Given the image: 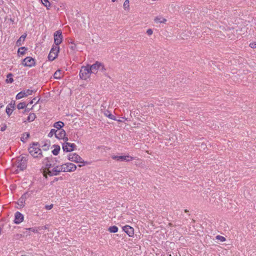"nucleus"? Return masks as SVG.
Instances as JSON below:
<instances>
[{
    "label": "nucleus",
    "instance_id": "nucleus-1",
    "mask_svg": "<svg viewBox=\"0 0 256 256\" xmlns=\"http://www.w3.org/2000/svg\"><path fill=\"white\" fill-rule=\"evenodd\" d=\"M30 154L34 158H41L43 157L41 149L39 148L38 142H34L28 148Z\"/></svg>",
    "mask_w": 256,
    "mask_h": 256
},
{
    "label": "nucleus",
    "instance_id": "nucleus-2",
    "mask_svg": "<svg viewBox=\"0 0 256 256\" xmlns=\"http://www.w3.org/2000/svg\"><path fill=\"white\" fill-rule=\"evenodd\" d=\"M92 72L90 70L88 64L86 66H82L80 72V78L86 80L90 76Z\"/></svg>",
    "mask_w": 256,
    "mask_h": 256
},
{
    "label": "nucleus",
    "instance_id": "nucleus-3",
    "mask_svg": "<svg viewBox=\"0 0 256 256\" xmlns=\"http://www.w3.org/2000/svg\"><path fill=\"white\" fill-rule=\"evenodd\" d=\"M16 166L20 170L26 169L27 166L26 158L24 156L18 157L16 160Z\"/></svg>",
    "mask_w": 256,
    "mask_h": 256
},
{
    "label": "nucleus",
    "instance_id": "nucleus-4",
    "mask_svg": "<svg viewBox=\"0 0 256 256\" xmlns=\"http://www.w3.org/2000/svg\"><path fill=\"white\" fill-rule=\"evenodd\" d=\"M59 50L58 46H53L48 56V60L51 61L54 60L57 57Z\"/></svg>",
    "mask_w": 256,
    "mask_h": 256
},
{
    "label": "nucleus",
    "instance_id": "nucleus-5",
    "mask_svg": "<svg viewBox=\"0 0 256 256\" xmlns=\"http://www.w3.org/2000/svg\"><path fill=\"white\" fill-rule=\"evenodd\" d=\"M68 159L73 162L76 163L84 164L87 163L85 162L82 158L76 153H72L69 154Z\"/></svg>",
    "mask_w": 256,
    "mask_h": 256
},
{
    "label": "nucleus",
    "instance_id": "nucleus-6",
    "mask_svg": "<svg viewBox=\"0 0 256 256\" xmlns=\"http://www.w3.org/2000/svg\"><path fill=\"white\" fill-rule=\"evenodd\" d=\"M61 172H63V168L62 165L54 166L51 169H48V174L50 176H57Z\"/></svg>",
    "mask_w": 256,
    "mask_h": 256
},
{
    "label": "nucleus",
    "instance_id": "nucleus-7",
    "mask_svg": "<svg viewBox=\"0 0 256 256\" xmlns=\"http://www.w3.org/2000/svg\"><path fill=\"white\" fill-rule=\"evenodd\" d=\"M62 166L63 168V172H74L76 169V166L70 162L64 164Z\"/></svg>",
    "mask_w": 256,
    "mask_h": 256
},
{
    "label": "nucleus",
    "instance_id": "nucleus-8",
    "mask_svg": "<svg viewBox=\"0 0 256 256\" xmlns=\"http://www.w3.org/2000/svg\"><path fill=\"white\" fill-rule=\"evenodd\" d=\"M34 90H26L18 92L16 96V99L19 100L24 97H26L30 95H32Z\"/></svg>",
    "mask_w": 256,
    "mask_h": 256
},
{
    "label": "nucleus",
    "instance_id": "nucleus-9",
    "mask_svg": "<svg viewBox=\"0 0 256 256\" xmlns=\"http://www.w3.org/2000/svg\"><path fill=\"white\" fill-rule=\"evenodd\" d=\"M113 160H116L118 161L121 162H130L134 159V158L130 156H112Z\"/></svg>",
    "mask_w": 256,
    "mask_h": 256
},
{
    "label": "nucleus",
    "instance_id": "nucleus-10",
    "mask_svg": "<svg viewBox=\"0 0 256 256\" xmlns=\"http://www.w3.org/2000/svg\"><path fill=\"white\" fill-rule=\"evenodd\" d=\"M62 36L60 30H57L54 33V41L55 46H58L62 42Z\"/></svg>",
    "mask_w": 256,
    "mask_h": 256
},
{
    "label": "nucleus",
    "instance_id": "nucleus-11",
    "mask_svg": "<svg viewBox=\"0 0 256 256\" xmlns=\"http://www.w3.org/2000/svg\"><path fill=\"white\" fill-rule=\"evenodd\" d=\"M76 145L74 144H71L70 142L64 143L62 144V149L64 151L66 152H70L73 151Z\"/></svg>",
    "mask_w": 256,
    "mask_h": 256
},
{
    "label": "nucleus",
    "instance_id": "nucleus-12",
    "mask_svg": "<svg viewBox=\"0 0 256 256\" xmlns=\"http://www.w3.org/2000/svg\"><path fill=\"white\" fill-rule=\"evenodd\" d=\"M22 64L26 66L32 67L35 65V61L33 58L28 56L23 60Z\"/></svg>",
    "mask_w": 256,
    "mask_h": 256
},
{
    "label": "nucleus",
    "instance_id": "nucleus-13",
    "mask_svg": "<svg viewBox=\"0 0 256 256\" xmlns=\"http://www.w3.org/2000/svg\"><path fill=\"white\" fill-rule=\"evenodd\" d=\"M100 62L96 61L94 64H92V65H89L88 66L90 68V70L92 73V74H96L98 72V70L100 68Z\"/></svg>",
    "mask_w": 256,
    "mask_h": 256
},
{
    "label": "nucleus",
    "instance_id": "nucleus-14",
    "mask_svg": "<svg viewBox=\"0 0 256 256\" xmlns=\"http://www.w3.org/2000/svg\"><path fill=\"white\" fill-rule=\"evenodd\" d=\"M24 220V216L19 212H16L14 214V222L16 224H19Z\"/></svg>",
    "mask_w": 256,
    "mask_h": 256
},
{
    "label": "nucleus",
    "instance_id": "nucleus-15",
    "mask_svg": "<svg viewBox=\"0 0 256 256\" xmlns=\"http://www.w3.org/2000/svg\"><path fill=\"white\" fill-rule=\"evenodd\" d=\"M49 160L50 158L46 157L43 161V163L46 165V170L44 171V173H46L47 174L48 172V169H51L54 166V165L50 162Z\"/></svg>",
    "mask_w": 256,
    "mask_h": 256
},
{
    "label": "nucleus",
    "instance_id": "nucleus-16",
    "mask_svg": "<svg viewBox=\"0 0 256 256\" xmlns=\"http://www.w3.org/2000/svg\"><path fill=\"white\" fill-rule=\"evenodd\" d=\"M122 230L130 236H132L134 234V228L129 226H124L122 228Z\"/></svg>",
    "mask_w": 256,
    "mask_h": 256
},
{
    "label": "nucleus",
    "instance_id": "nucleus-17",
    "mask_svg": "<svg viewBox=\"0 0 256 256\" xmlns=\"http://www.w3.org/2000/svg\"><path fill=\"white\" fill-rule=\"evenodd\" d=\"M28 193H25L24 194L22 195V196L20 198V199L18 200V204L20 207H24L25 204V201L26 199L27 198Z\"/></svg>",
    "mask_w": 256,
    "mask_h": 256
},
{
    "label": "nucleus",
    "instance_id": "nucleus-18",
    "mask_svg": "<svg viewBox=\"0 0 256 256\" xmlns=\"http://www.w3.org/2000/svg\"><path fill=\"white\" fill-rule=\"evenodd\" d=\"M56 134V138L59 140H62V138L66 136V132L63 129L57 130Z\"/></svg>",
    "mask_w": 256,
    "mask_h": 256
},
{
    "label": "nucleus",
    "instance_id": "nucleus-19",
    "mask_svg": "<svg viewBox=\"0 0 256 256\" xmlns=\"http://www.w3.org/2000/svg\"><path fill=\"white\" fill-rule=\"evenodd\" d=\"M14 104H10L6 106V112L8 116H10V114H12L14 108Z\"/></svg>",
    "mask_w": 256,
    "mask_h": 256
},
{
    "label": "nucleus",
    "instance_id": "nucleus-20",
    "mask_svg": "<svg viewBox=\"0 0 256 256\" xmlns=\"http://www.w3.org/2000/svg\"><path fill=\"white\" fill-rule=\"evenodd\" d=\"M26 35L23 34L22 35L19 39L16 41V44L18 46H21L22 44V42L24 40Z\"/></svg>",
    "mask_w": 256,
    "mask_h": 256
},
{
    "label": "nucleus",
    "instance_id": "nucleus-21",
    "mask_svg": "<svg viewBox=\"0 0 256 256\" xmlns=\"http://www.w3.org/2000/svg\"><path fill=\"white\" fill-rule=\"evenodd\" d=\"M53 146L54 147V149L52 150V153L54 155V156H57L58 153H59V152L60 150V146L58 145H54Z\"/></svg>",
    "mask_w": 256,
    "mask_h": 256
},
{
    "label": "nucleus",
    "instance_id": "nucleus-22",
    "mask_svg": "<svg viewBox=\"0 0 256 256\" xmlns=\"http://www.w3.org/2000/svg\"><path fill=\"white\" fill-rule=\"evenodd\" d=\"M156 23H165L166 22V20L164 18L160 16H157L154 20Z\"/></svg>",
    "mask_w": 256,
    "mask_h": 256
},
{
    "label": "nucleus",
    "instance_id": "nucleus-23",
    "mask_svg": "<svg viewBox=\"0 0 256 256\" xmlns=\"http://www.w3.org/2000/svg\"><path fill=\"white\" fill-rule=\"evenodd\" d=\"M64 126V123L62 122L59 121L54 124V126L58 130L62 129L61 128Z\"/></svg>",
    "mask_w": 256,
    "mask_h": 256
},
{
    "label": "nucleus",
    "instance_id": "nucleus-24",
    "mask_svg": "<svg viewBox=\"0 0 256 256\" xmlns=\"http://www.w3.org/2000/svg\"><path fill=\"white\" fill-rule=\"evenodd\" d=\"M99 70L106 76H108V74L106 72V68H105L104 64L102 62H100Z\"/></svg>",
    "mask_w": 256,
    "mask_h": 256
},
{
    "label": "nucleus",
    "instance_id": "nucleus-25",
    "mask_svg": "<svg viewBox=\"0 0 256 256\" xmlns=\"http://www.w3.org/2000/svg\"><path fill=\"white\" fill-rule=\"evenodd\" d=\"M104 114L106 116L108 117L109 118L112 120H116V116H114L113 114L110 113L109 111H106L104 112Z\"/></svg>",
    "mask_w": 256,
    "mask_h": 256
},
{
    "label": "nucleus",
    "instance_id": "nucleus-26",
    "mask_svg": "<svg viewBox=\"0 0 256 256\" xmlns=\"http://www.w3.org/2000/svg\"><path fill=\"white\" fill-rule=\"evenodd\" d=\"M54 78L56 79H60L62 76V74L61 73V71L60 70H56L54 74Z\"/></svg>",
    "mask_w": 256,
    "mask_h": 256
},
{
    "label": "nucleus",
    "instance_id": "nucleus-27",
    "mask_svg": "<svg viewBox=\"0 0 256 256\" xmlns=\"http://www.w3.org/2000/svg\"><path fill=\"white\" fill-rule=\"evenodd\" d=\"M36 116L34 113L30 114L29 116H28L27 120L29 122H32L36 118Z\"/></svg>",
    "mask_w": 256,
    "mask_h": 256
},
{
    "label": "nucleus",
    "instance_id": "nucleus-28",
    "mask_svg": "<svg viewBox=\"0 0 256 256\" xmlns=\"http://www.w3.org/2000/svg\"><path fill=\"white\" fill-rule=\"evenodd\" d=\"M7 79L6 80V83H12L14 82V79L12 78V74L10 73L7 75Z\"/></svg>",
    "mask_w": 256,
    "mask_h": 256
},
{
    "label": "nucleus",
    "instance_id": "nucleus-29",
    "mask_svg": "<svg viewBox=\"0 0 256 256\" xmlns=\"http://www.w3.org/2000/svg\"><path fill=\"white\" fill-rule=\"evenodd\" d=\"M30 137V134L28 132H24L22 134V136L21 137V140L24 142L26 140Z\"/></svg>",
    "mask_w": 256,
    "mask_h": 256
},
{
    "label": "nucleus",
    "instance_id": "nucleus-30",
    "mask_svg": "<svg viewBox=\"0 0 256 256\" xmlns=\"http://www.w3.org/2000/svg\"><path fill=\"white\" fill-rule=\"evenodd\" d=\"M108 230L111 233H115L118 232V228L115 226H112L108 228Z\"/></svg>",
    "mask_w": 256,
    "mask_h": 256
},
{
    "label": "nucleus",
    "instance_id": "nucleus-31",
    "mask_svg": "<svg viewBox=\"0 0 256 256\" xmlns=\"http://www.w3.org/2000/svg\"><path fill=\"white\" fill-rule=\"evenodd\" d=\"M42 4L46 7L47 9H49L50 7V4L48 0H41Z\"/></svg>",
    "mask_w": 256,
    "mask_h": 256
},
{
    "label": "nucleus",
    "instance_id": "nucleus-32",
    "mask_svg": "<svg viewBox=\"0 0 256 256\" xmlns=\"http://www.w3.org/2000/svg\"><path fill=\"white\" fill-rule=\"evenodd\" d=\"M26 106V104L24 102H20L17 106V108L18 110L23 109Z\"/></svg>",
    "mask_w": 256,
    "mask_h": 256
},
{
    "label": "nucleus",
    "instance_id": "nucleus-33",
    "mask_svg": "<svg viewBox=\"0 0 256 256\" xmlns=\"http://www.w3.org/2000/svg\"><path fill=\"white\" fill-rule=\"evenodd\" d=\"M129 3H130L129 0H126L124 1V5H123L124 8V10H128L129 9V8H130Z\"/></svg>",
    "mask_w": 256,
    "mask_h": 256
},
{
    "label": "nucleus",
    "instance_id": "nucleus-34",
    "mask_svg": "<svg viewBox=\"0 0 256 256\" xmlns=\"http://www.w3.org/2000/svg\"><path fill=\"white\" fill-rule=\"evenodd\" d=\"M27 49L25 47H21L18 50V53L20 54L21 55H23L25 53V51Z\"/></svg>",
    "mask_w": 256,
    "mask_h": 256
},
{
    "label": "nucleus",
    "instance_id": "nucleus-35",
    "mask_svg": "<svg viewBox=\"0 0 256 256\" xmlns=\"http://www.w3.org/2000/svg\"><path fill=\"white\" fill-rule=\"evenodd\" d=\"M57 130L55 129H52L48 134V136L50 138L52 137L54 134L56 136V134Z\"/></svg>",
    "mask_w": 256,
    "mask_h": 256
},
{
    "label": "nucleus",
    "instance_id": "nucleus-36",
    "mask_svg": "<svg viewBox=\"0 0 256 256\" xmlns=\"http://www.w3.org/2000/svg\"><path fill=\"white\" fill-rule=\"evenodd\" d=\"M26 230L32 231L34 232H38V228H30L26 229Z\"/></svg>",
    "mask_w": 256,
    "mask_h": 256
},
{
    "label": "nucleus",
    "instance_id": "nucleus-37",
    "mask_svg": "<svg viewBox=\"0 0 256 256\" xmlns=\"http://www.w3.org/2000/svg\"><path fill=\"white\" fill-rule=\"evenodd\" d=\"M216 238L217 240H220L221 242H224L226 240V238L224 236H216Z\"/></svg>",
    "mask_w": 256,
    "mask_h": 256
},
{
    "label": "nucleus",
    "instance_id": "nucleus-38",
    "mask_svg": "<svg viewBox=\"0 0 256 256\" xmlns=\"http://www.w3.org/2000/svg\"><path fill=\"white\" fill-rule=\"evenodd\" d=\"M24 236V234H16L14 236L15 238L18 240Z\"/></svg>",
    "mask_w": 256,
    "mask_h": 256
},
{
    "label": "nucleus",
    "instance_id": "nucleus-39",
    "mask_svg": "<svg viewBox=\"0 0 256 256\" xmlns=\"http://www.w3.org/2000/svg\"><path fill=\"white\" fill-rule=\"evenodd\" d=\"M53 208V204H51L50 205H46L45 208L47 210H50Z\"/></svg>",
    "mask_w": 256,
    "mask_h": 256
},
{
    "label": "nucleus",
    "instance_id": "nucleus-40",
    "mask_svg": "<svg viewBox=\"0 0 256 256\" xmlns=\"http://www.w3.org/2000/svg\"><path fill=\"white\" fill-rule=\"evenodd\" d=\"M124 120H128V118H126L124 117H122V118H120L118 120L116 119V120L118 122H124Z\"/></svg>",
    "mask_w": 256,
    "mask_h": 256
},
{
    "label": "nucleus",
    "instance_id": "nucleus-41",
    "mask_svg": "<svg viewBox=\"0 0 256 256\" xmlns=\"http://www.w3.org/2000/svg\"><path fill=\"white\" fill-rule=\"evenodd\" d=\"M48 228V225H45L44 226H40V227H38V229L39 230H46V229H47Z\"/></svg>",
    "mask_w": 256,
    "mask_h": 256
},
{
    "label": "nucleus",
    "instance_id": "nucleus-42",
    "mask_svg": "<svg viewBox=\"0 0 256 256\" xmlns=\"http://www.w3.org/2000/svg\"><path fill=\"white\" fill-rule=\"evenodd\" d=\"M152 32H153L152 29H148L146 31V33L149 36L152 35Z\"/></svg>",
    "mask_w": 256,
    "mask_h": 256
},
{
    "label": "nucleus",
    "instance_id": "nucleus-43",
    "mask_svg": "<svg viewBox=\"0 0 256 256\" xmlns=\"http://www.w3.org/2000/svg\"><path fill=\"white\" fill-rule=\"evenodd\" d=\"M70 43L72 44V46H70V48L72 50H74L76 48V44L73 43V42H71Z\"/></svg>",
    "mask_w": 256,
    "mask_h": 256
},
{
    "label": "nucleus",
    "instance_id": "nucleus-44",
    "mask_svg": "<svg viewBox=\"0 0 256 256\" xmlns=\"http://www.w3.org/2000/svg\"><path fill=\"white\" fill-rule=\"evenodd\" d=\"M250 46L252 48H256V44H255V43H251V44H250Z\"/></svg>",
    "mask_w": 256,
    "mask_h": 256
},
{
    "label": "nucleus",
    "instance_id": "nucleus-45",
    "mask_svg": "<svg viewBox=\"0 0 256 256\" xmlns=\"http://www.w3.org/2000/svg\"><path fill=\"white\" fill-rule=\"evenodd\" d=\"M62 140H63L64 142V143L68 142V138L66 137V136H64V138H62Z\"/></svg>",
    "mask_w": 256,
    "mask_h": 256
},
{
    "label": "nucleus",
    "instance_id": "nucleus-46",
    "mask_svg": "<svg viewBox=\"0 0 256 256\" xmlns=\"http://www.w3.org/2000/svg\"><path fill=\"white\" fill-rule=\"evenodd\" d=\"M22 234H24V236H30V232L26 231V232H24Z\"/></svg>",
    "mask_w": 256,
    "mask_h": 256
},
{
    "label": "nucleus",
    "instance_id": "nucleus-47",
    "mask_svg": "<svg viewBox=\"0 0 256 256\" xmlns=\"http://www.w3.org/2000/svg\"><path fill=\"white\" fill-rule=\"evenodd\" d=\"M50 146V145L48 144H44V146H42V147H45L44 150H46L47 148L48 149Z\"/></svg>",
    "mask_w": 256,
    "mask_h": 256
},
{
    "label": "nucleus",
    "instance_id": "nucleus-48",
    "mask_svg": "<svg viewBox=\"0 0 256 256\" xmlns=\"http://www.w3.org/2000/svg\"><path fill=\"white\" fill-rule=\"evenodd\" d=\"M6 126H4L1 128L0 130L2 132H4L6 130Z\"/></svg>",
    "mask_w": 256,
    "mask_h": 256
},
{
    "label": "nucleus",
    "instance_id": "nucleus-49",
    "mask_svg": "<svg viewBox=\"0 0 256 256\" xmlns=\"http://www.w3.org/2000/svg\"><path fill=\"white\" fill-rule=\"evenodd\" d=\"M36 100V98H34L30 102V104H32L34 102V100Z\"/></svg>",
    "mask_w": 256,
    "mask_h": 256
},
{
    "label": "nucleus",
    "instance_id": "nucleus-50",
    "mask_svg": "<svg viewBox=\"0 0 256 256\" xmlns=\"http://www.w3.org/2000/svg\"><path fill=\"white\" fill-rule=\"evenodd\" d=\"M86 163H84V164H80L78 165V166L80 167H82V166H84V164H85Z\"/></svg>",
    "mask_w": 256,
    "mask_h": 256
},
{
    "label": "nucleus",
    "instance_id": "nucleus-51",
    "mask_svg": "<svg viewBox=\"0 0 256 256\" xmlns=\"http://www.w3.org/2000/svg\"><path fill=\"white\" fill-rule=\"evenodd\" d=\"M29 111H30V110L29 109H27V110H25L24 112H29Z\"/></svg>",
    "mask_w": 256,
    "mask_h": 256
},
{
    "label": "nucleus",
    "instance_id": "nucleus-52",
    "mask_svg": "<svg viewBox=\"0 0 256 256\" xmlns=\"http://www.w3.org/2000/svg\"><path fill=\"white\" fill-rule=\"evenodd\" d=\"M116 0H112V2H116Z\"/></svg>",
    "mask_w": 256,
    "mask_h": 256
}]
</instances>
